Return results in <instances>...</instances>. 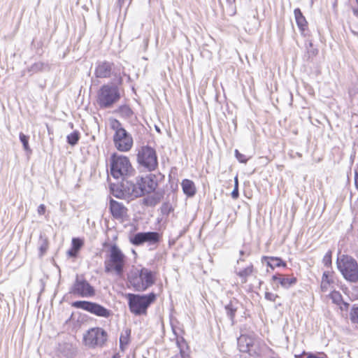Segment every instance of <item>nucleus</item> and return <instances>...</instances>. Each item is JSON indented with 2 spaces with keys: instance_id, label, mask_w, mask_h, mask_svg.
I'll return each mask as SVG.
<instances>
[{
  "instance_id": "nucleus-1",
  "label": "nucleus",
  "mask_w": 358,
  "mask_h": 358,
  "mask_svg": "<svg viewBox=\"0 0 358 358\" xmlns=\"http://www.w3.org/2000/svg\"><path fill=\"white\" fill-rule=\"evenodd\" d=\"M131 162L128 157L113 154L110 159V173L116 180H124L134 174Z\"/></svg>"
},
{
  "instance_id": "nucleus-2",
  "label": "nucleus",
  "mask_w": 358,
  "mask_h": 358,
  "mask_svg": "<svg viewBox=\"0 0 358 358\" xmlns=\"http://www.w3.org/2000/svg\"><path fill=\"white\" fill-rule=\"evenodd\" d=\"M155 280V273L151 270H131L128 274L130 286L137 292L147 289L154 284Z\"/></svg>"
},
{
  "instance_id": "nucleus-3",
  "label": "nucleus",
  "mask_w": 358,
  "mask_h": 358,
  "mask_svg": "<svg viewBox=\"0 0 358 358\" xmlns=\"http://www.w3.org/2000/svg\"><path fill=\"white\" fill-rule=\"evenodd\" d=\"M129 310L135 315H145L148 307L156 299V294L151 292L148 294H136L129 293L127 294Z\"/></svg>"
},
{
  "instance_id": "nucleus-4",
  "label": "nucleus",
  "mask_w": 358,
  "mask_h": 358,
  "mask_svg": "<svg viewBox=\"0 0 358 358\" xmlns=\"http://www.w3.org/2000/svg\"><path fill=\"white\" fill-rule=\"evenodd\" d=\"M110 127L115 131L113 142L116 149L120 152L129 151L134 144L131 135L122 127L121 123L117 120L111 121Z\"/></svg>"
},
{
  "instance_id": "nucleus-5",
  "label": "nucleus",
  "mask_w": 358,
  "mask_h": 358,
  "mask_svg": "<svg viewBox=\"0 0 358 358\" xmlns=\"http://www.w3.org/2000/svg\"><path fill=\"white\" fill-rule=\"evenodd\" d=\"M120 99V94L116 86L104 85L98 92L97 103L101 108H110Z\"/></svg>"
},
{
  "instance_id": "nucleus-6",
  "label": "nucleus",
  "mask_w": 358,
  "mask_h": 358,
  "mask_svg": "<svg viewBox=\"0 0 358 358\" xmlns=\"http://www.w3.org/2000/svg\"><path fill=\"white\" fill-rule=\"evenodd\" d=\"M137 162L144 169L154 171L158 165L155 150L150 146L141 147L137 153Z\"/></svg>"
},
{
  "instance_id": "nucleus-7",
  "label": "nucleus",
  "mask_w": 358,
  "mask_h": 358,
  "mask_svg": "<svg viewBox=\"0 0 358 358\" xmlns=\"http://www.w3.org/2000/svg\"><path fill=\"white\" fill-rule=\"evenodd\" d=\"M69 293L78 297L89 298L95 295V289L85 279L77 275Z\"/></svg>"
},
{
  "instance_id": "nucleus-8",
  "label": "nucleus",
  "mask_w": 358,
  "mask_h": 358,
  "mask_svg": "<svg viewBox=\"0 0 358 358\" xmlns=\"http://www.w3.org/2000/svg\"><path fill=\"white\" fill-rule=\"evenodd\" d=\"M107 333L101 328L94 327L89 329L84 334L85 345L90 348L102 347L107 340Z\"/></svg>"
},
{
  "instance_id": "nucleus-9",
  "label": "nucleus",
  "mask_w": 358,
  "mask_h": 358,
  "mask_svg": "<svg viewBox=\"0 0 358 358\" xmlns=\"http://www.w3.org/2000/svg\"><path fill=\"white\" fill-rule=\"evenodd\" d=\"M107 262L110 268H123L127 257L116 244L108 245Z\"/></svg>"
},
{
  "instance_id": "nucleus-10",
  "label": "nucleus",
  "mask_w": 358,
  "mask_h": 358,
  "mask_svg": "<svg viewBox=\"0 0 358 358\" xmlns=\"http://www.w3.org/2000/svg\"><path fill=\"white\" fill-rule=\"evenodd\" d=\"M161 239V235L156 231L138 232L130 238V242L134 245L147 243L148 246L156 248Z\"/></svg>"
},
{
  "instance_id": "nucleus-11",
  "label": "nucleus",
  "mask_w": 358,
  "mask_h": 358,
  "mask_svg": "<svg viewBox=\"0 0 358 358\" xmlns=\"http://www.w3.org/2000/svg\"><path fill=\"white\" fill-rule=\"evenodd\" d=\"M72 306L76 308L86 310L99 317L107 318L110 315V310L94 302L76 301L72 303Z\"/></svg>"
},
{
  "instance_id": "nucleus-12",
  "label": "nucleus",
  "mask_w": 358,
  "mask_h": 358,
  "mask_svg": "<svg viewBox=\"0 0 358 358\" xmlns=\"http://www.w3.org/2000/svg\"><path fill=\"white\" fill-rule=\"evenodd\" d=\"M139 189L136 190L137 195H145L153 192L157 187V177L154 174H149L145 177H137Z\"/></svg>"
},
{
  "instance_id": "nucleus-13",
  "label": "nucleus",
  "mask_w": 358,
  "mask_h": 358,
  "mask_svg": "<svg viewBox=\"0 0 358 358\" xmlns=\"http://www.w3.org/2000/svg\"><path fill=\"white\" fill-rule=\"evenodd\" d=\"M238 347L241 352H247L250 356L257 357L259 355V350L255 348V338L252 336L241 335L238 338Z\"/></svg>"
},
{
  "instance_id": "nucleus-14",
  "label": "nucleus",
  "mask_w": 358,
  "mask_h": 358,
  "mask_svg": "<svg viewBox=\"0 0 358 358\" xmlns=\"http://www.w3.org/2000/svg\"><path fill=\"white\" fill-rule=\"evenodd\" d=\"M110 210L114 218L123 220L127 216V208L122 203L110 199Z\"/></svg>"
},
{
  "instance_id": "nucleus-15",
  "label": "nucleus",
  "mask_w": 358,
  "mask_h": 358,
  "mask_svg": "<svg viewBox=\"0 0 358 358\" xmlns=\"http://www.w3.org/2000/svg\"><path fill=\"white\" fill-rule=\"evenodd\" d=\"M113 64L108 62H98L95 69V76L97 78H104L110 76Z\"/></svg>"
},
{
  "instance_id": "nucleus-16",
  "label": "nucleus",
  "mask_w": 358,
  "mask_h": 358,
  "mask_svg": "<svg viewBox=\"0 0 358 358\" xmlns=\"http://www.w3.org/2000/svg\"><path fill=\"white\" fill-rule=\"evenodd\" d=\"M273 280L274 282L280 284L285 289H288L296 282L295 277L282 274L274 275Z\"/></svg>"
},
{
  "instance_id": "nucleus-17",
  "label": "nucleus",
  "mask_w": 358,
  "mask_h": 358,
  "mask_svg": "<svg viewBox=\"0 0 358 358\" xmlns=\"http://www.w3.org/2000/svg\"><path fill=\"white\" fill-rule=\"evenodd\" d=\"M338 268H358V264L352 257L342 255L338 259Z\"/></svg>"
},
{
  "instance_id": "nucleus-18",
  "label": "nucleus",
  "mask_w": 358,
  "mask_h": 358,
  "mask_svg": "<svg viewBox=\"0 0 358 358\" xmlns=\"http://www.w3.org/2000/svg\"><path fill=\"white\" fill-rule=\"evenodd\" d=\"M122 191L130 196L136 198L142 196V195H137L136 190L139 189L138 188L140 187L138 185V178H136L135 183L127 181L125 184H122Z\"/></svg>"
},
{
  "instance_id": "nucleus-19",
  "label": "nucleus",
  "mask_w": 358,
  "mask_h": 358,
  "mask_svg": "<svg viewBox=\"0 0 358 358\" xmlns=\"http://www.w3.org/2000/svg\"><path fill=\"white\" fill-rule=\"evenodd\" d=\"M262 264L267 267L271 268H275V267H285L286 264L279 257H264L262 258Z\"/></svg>"
},
{
  "instance_id": "nucleus-20",
  "label": "nucleus",
  "mask_w": 358,
  "mask_h": 358,
  "mask_svg": "<svg viewBox=\"0 0 358 358\" xmlns=\"http://www.w3.org/2000/svg\"><path fill=\"white\" fill-rule=\"evenodd\" d=\"M294 13L296 24L301 33H303L308 27V22L299 8L294 9Z\"/></svg>"
},
{
  "instance_id": "nucleus-21",
  "label": "nucleus",
  "mask_w": 358,
  "mask_h": 358,
  "mask_svg": "<svg viewBox=\"0 0 358 358\" xmlns=\"http://www.w3.org/2000/svg\"><path fill=\"white\" fill-rule=\"evenodd\" d=\"M59 352L65 357L71 358L76 355V347L69 343H64L59 345Z\"/></svg>"
},
{
  "instance_id": "nucleus-22",
  "label": "nucleus",
  "mask_w": 358,
  "mask_h": 358,
  "mask_svg": "<svg viewBox=\"0 0 358 358\" xmlns=\"http://www.w3.org/2000/svg\"><path fill=\"white\" fill-rule=\"evenodd\" d=\"M182 191L187 196H193L196 194V187L193 181L184 179L181 182Z\"/></svg>"
},
{
  "instance_id": "nucleus-23",
  "label": "nucleus",
  "mask_w": 358,
  "mask_h": 358,
  "mask_svg": "<svg viewBox=\"0 0 358 358\" xmlns=\"http://www.w3.org/2000/svg\"><path fill=\"white\" fill-rule=\"evenodd\" d=\"M331 273L332 272L328 270L325 271L322 275L320 289L323 292H327L329 289L331 285L334 282L331 278Z\"/></svg>"
},
{
  "instance_id": "nucleus-24",
  "label": "nucleus",
  "mask_w": 358,
  "mask_h": 358,
  "mask_svg": "<svg viewBox=\"0 0 358 358\" xmlns=\"http://www.w3.org/2000/svg\"><path fill=\"white\" fill-rule=\"evenodd\" d=\"M38 247L39 250V255H44L49 248V241L45 234H41L38 242Z\"/></svg>"
},
{
  "instance_id": "nucleus-25",
  "label": "nucleus",
  "mask_w": 358,
  "mask_h": 358,
  "mask_svg": "<svg viewBox=\"0 0 358 358\" xmlns=\"http://www.w3.org/2000/svg\"><path fill=\"white\" fill-rule=\"evenodd\" d=\"M131 330L129 329H124L120 337V347L122 351H124L130 341Z\"/></svg>"
},
{
  "instance_id": "nucleus-26",
  "label": "nucleus",
  "mask_w": 358,
  "mask_h": 358,
  "mask_svg": "<svg viewBox=\"0 0 358 358\" xmlns=\"http://www.w3.org/2000/svg\"><path fill=\"white\" fill-rule=\"evenodd\" d=\"M340 271L348 281L351 282L358 281V270H340Z\"/></svg>"
},
{
  "instance_id": "nucleus-27",
  "label": "nucleus",
  "mask_w": 358,
  "mask_h": 358,
  "mask_svg": "<svg viewBox=\"0 0 358 358\" xmlns=\"http://www.w3.org/2000/svg\"><path fill=\"white\" fill-rule=\"evenodd\" d=\"M19 137L21 143H22L24 150L30 154L31 152V150L29 145V137L23 133H20Z\"/></svg>"
},
{
  "instance_id": "nucleus-28",
  "label": "nucleus",
  "mask_w": 358,
  "mask_h": 358,
  "mask_svg": "<svg viewBox=\"0 0 358 358\" xmlns=\"http://www.w3.org/2000/svg\"><path fill=\"white\" fill-rule=\"evenodd\" d=\"M349 316L352 323L358 324V306H352L350 310Z\"/></svg>"
},
{
  "instance_id": "nucleus-29",
  "label": "nucleus",
  "mask_w": 358,
  "mask_h": 358,
  "mask_svg": "<svg viewBox=\"0 0 358 358\" xmlns=\"http://www.w3.org/2000/svg\"><path fill=\"white\" fill-rule=\"evenodd\" d=\"M225 310L227 311V315L230 317V320L233 321L237 310V308L234 306L233 302L231 301L225 306Z\"/></svg>"
},
{
  "instance_id": "nucleus-30",
  "label": "nucleus",
  "mask_w": 358,
  "mask_h": 358,
  "mask_svg": "<svg viewBox=\"0 0 358 358\" xmlns=\"http://www.w3.org/2000/svg\"><path fill=\"white\" fill-rule=\"evenodd\" d=\"M80 138V134L78 131H74L67 136V142L71 145H75Z\"/></svg>"
},
{
  "instance_id": "nucleus-31",
  "label": "nucleus",
  "mask_w": 358,
  "mask_h": 358,
  "mask_svg": "<svg viewBox=\"0 0 358 358\" xmlns=\"http://www.w3.org/2000/svg\"><path fill=\"white\" fill-rule=\"evenodd\" d=\"M118 111L121 115L125 117H130L133 114L131 109L127 105L121 106Z\"/></svg>"
},
{
  "instance_id": "nucleus-32",
  "label": "nucleus",
  "mask_w": 358,
  "mask_h": 358,
  "mask_svg": "<svg viewBox=\"0 0 358 358\" xmlns=\"http://www.w3.org/2000/svg\"><path fill=\"white\" fill-rule=\"evenodd\" d=\"M329 297L331 298V299L332 300L334 303H336L338 305L340 304V303L342 301V296H341V293L338 291H335V290L332 291L329 294Z\"/></svg>"
},
{
  "instance_id": "nucleus-33",
  "label": "nucleus",
  "mask_w": 358,
  "mask_h": 358,
  "mask_svg": "<svg viewBox=\"0 0 358 358\" xmlns=\"http://www.w3.org/2000/svg\"><path fill=\"white\" fill-rule=\"evenodd\" d=\"M295 357L296 358H327L326 355L320 357L316 354L305 352H303L302 354L299 355H296Z\"/></svg>"
},
{
  "instance_id": "nucleus-34",
  "label": "nucleus",
  "mask_w": 358,
  "mask_h": 358,
  "mask_svg": "<svg viewBox=\"0 0 358 358\" xmlns=\"http://www.w3.org/2000/svg\"><path fill=\"white\" fill-rule=\"evenodd\" d=\"M173 210V207L169 203H164L161 207V212L163 215H168Z\"/></svg>"
},
{
  "instance_id": "nucleus-35",
  "label": "nucleus",
  "mask_w": 358,
  "mask_h": 358,
  "mask_svg": "<svg viewBox=\"0 0 358 358\" xmlns=\"http://www.w3.org/2000/svg\"><path fill=\"white\" fill-rule=\"evenodd\" d=\"M331 251H328L324 255L322 262L324 264V266L329 267L331 265Z\"/></svg>"
},
{
  "instance_id": "nucleus-36",
  "label": "nucleus",
  "mask_w": 358,
  "mask_h": 358,
  "mask_svg": "<svg viewBox=\"0 0 358 358\" xmlns=\"http://www.w3.org/2000/svg\"><path fill=\"white\" fill-rule=\"evenodd\" d=\"M83 245V240L78 238H73L72 239V247L74 248V250H80L81 247Z\"/></svg>"
},
{
  "instance_id": "nucleus-37",
  "label": "nucleus",
  "mask_w": 358,
  "mask_h": 358,
  "mask_svg": "<svg viewBox=\"0 0 358 358\" xmlns=\"http://www.w3.org/2000/svg\"><path fill=\"white\" fill-rule=\"evenodd\" d=\"M43 68V64L41 62L35 63L30 67L29 71L33 73H36L42 71Z\"/></svg>"
},
{
  "instance_id": "nucleus-38",
  "label": "nucleus",
  "mask_w": 358,
  "mask_h": 358,
  "mask_svg": "<svg viewBox=\"0 0 358 358\" xmlns=\"http://www.w3.org/2000/svg\"><path fill=\"white\" fill-rule=\"evenodd\" d=\"M235 156L236 159L238 160V162L241 163H246L248 160L247 157L245 155L239 152L238 150H235Z\"/></svg>"
},
{
  "instance_id": "nucleus-39",
  "label": "nucleus",
  "mask_w": 358,
  "mask_h": 358,
  "mask_svg": "<svg viewBox=\"0 0 358 358\" xmlns=\"http://www.w3.org/2000/svg\"><path fill=\"white\" fill-rule=\"evenodd\" d=\"M252 270H241L237 274L242 278L241 282L244 283L246 282V278L251 273Z\"/></svg>"
},
{
  "instance_id": "nucleus-40",
  "label": "nucleus",
  "mask_w": 358,
  "mask_h": 358,
  "mask_svg": "<svg viewBox=\"0 0 358 358\" xmlns=\"http://www.w3.org/2000/svg\"><path fill=\"white\" fill-rule=\"evenodd\" d=\"M276 298H278V295L271 292H266L265 293V299L271 301H275Z\"/></svg>"
},
{
  "instance_id": "nucleus-41",
  "label": "nucleus",
  "mask_w": 358,
  "mask_h": 358,
  "mask_svg": "<svg viewBox=\"0 0 358 358\" xmlns=\"http://www.w3.org/2000/svg\"><path fill=\"white\" fill-rule=\"evenodd\" d=\"M131 0H118V4L120 7L129 6Z\"/></svg>"
},
{
  "instance_id": "nucleus-42",
  "label": "nucleus",
  "mask_w": 358,
  "mask_h": 358,
  "mask_svg": "<svg viewBox=\"0 0 358 358\" xmlns=\"http://www.w3.org/2000/svg\"><path fill=\"white\" fill-rule=\"evenodd\" d=\"M78 252V250H74V248L71 247V248L67 251V255L71 257H75L77 256Z\"/></svg>"
},
{
  "instance_id": "nucleus-43",
  "label": "nucleus",
  "mask_w": 358,
  "mask_h": 358,
  "mask_svg": "<svg viewBox=\"0 0 358 358\" xmlns=\"http://www.w3.org/2000/svg\"><path fill=\"white\" fill-rule=\"evenodd\" d=\"M38 213L39 215H43L45 212V206L44 204H41L38 207Z\"/></svg>"
},
{
  "instance_id": "nucleus-44",
  "label": "nucleus",
  "mask_w": 358,
  "mask_h": 358,
  "mask_svg": "<svg viewBox=\"0 0 358 358\" xmlns=\"http://www.w3.org/2000/svg\"><path fill=\"white\" fill-rule=\"evenodd\" d=\"M238 196H239L238 188L234 187L231 192V196L233 199H236L238 197Z\"/></svg>"
},
{
  "instance_id": "nucleus-45",
  "label": "nucleus",
  "mask_w": 358,
  "mask_h": 358,
  "mask_svg": "<svg viewBox=\"0 0 358 358\" xmlns=\"http://www.w3.org/2000/svg\"><path fill=\"white\" fill-rule=\"evenodd\" d=\"M355 185H356L357 188L358 189V172L357 171L355 172Z\"/></svg>"
},
{
  "instance_id": "nucleus-46",
  "label": "nucleus",
  "mask_w": 358,
  "mask_h": 358,
  "mask_svg": "<svg viewBox=\"0 0 358 358\" xmlns=\"http://www.w3.org/2000/svg\"><path fill=\"white\" fill-rule=\"evenodd\" d=\"M234 187L238 188V180L237 176L234 178Z\"/></svg>"
},
{
  "instance_id": "nucleus-47",
  "label": "nucleus",
  "mask_w": 358,
  "mask_h": 358,
  "mask_svg": "<svg viewBox=\"0 0 358 358\" xmlns=\"http://www.w3.org/2000/svg\"><path fill=\"white\" fill-rule=\"evenodd\" d=\"M115 271H116L117 275H121L122 272L123 271V270H120V269L115 270Z\"/></svg>"
},
{
  "instance_id": "nucleus-48",
  "label": "nucleus",
  "mask_w": 358,
  "mask_h": 358,
  "mask_svg": "<svg viewBox=\"0 0 358 358\" xmlns=\"http://www.w3.org/2000/svg\"><path fill=\"white\" fill-rule=\"evenodd\" d=\"M239 253L241 255H243L245 254V252L243 250H240Z\"/></svg>"
},
{
  "instance_id": "nucleus-49",
  "label": "nucleus",
  "mask_w": 358,
  "mask_h": 358,
  "mask_svg": "<svg viewBox=\"0 0 358 358\" xmlns=\"http://www.w3.org/2000/svg\"><path fill=\"white\" fill-rule=\"evenodd\" d=\"M113 358H115V357H113Z\"/></svg>"
},
{
  "instance_id": "nucleus-50",
  "label": "nucleus",
  "mask_w": 358,
  "mask_h": 358,
  "mask_svg": "<svg viewBox=\"0 0 358 358\" xmlns=\"http://www.w3.org/2000/svg\"><path fill=\"white\" fill-rule=\"evenodd\" d=\"M357 127H358V124H357Z\"/></svg>"
}]
</instances>
